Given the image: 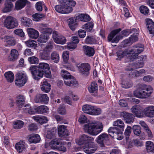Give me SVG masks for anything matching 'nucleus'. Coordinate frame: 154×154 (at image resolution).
Instances as JSON below:
<instances>
[{"instance_id":"nucleus-1","label":"nucleus","mask_w":154,"mask_h":154,"mask_svg":"<svg viewBox=\"0 0 154 154\" xmlns=\"http://www.w3.org/2000/svg\"><path fill=\"white\" fill-rule=\"evenodd\" d=\"M143 46L141 44L137 45L131 48H129L124 51H119L117 53L118 57L121 59L127 55L130 57L129 58L130 60L132 61L135 59L138 54L141 53L143 51Z\"/></svg>"},{"instance_id":"nucleus-2","label":"nucleus","mask_w":154,"mask_h":154,"mask_svg":"<svg viewBox=\"0 0 154 154\" xmlns=\"http://www.w3.org/2000/svg\"><path fill=\"white\" fill-rule=\"evenodd\" d=\"M60 3L62 5H56L55 7V10L58 12L67 14L71 12L73 8L76 4V2L73 0H60Z\"/></svg>"},{"instance_id":"nucleus-3","label":"nucleus","mask_w":154,"mask_h":154,"mask_svg":"<svg viewBox=\"0 0 154 154\" xmlns=\"http://www.w3.org/2000/svg\"><path fill=\"white\" fill-rule=\"evenodd\" d=\"M103 128V126L101 122L94 121L84 125L83 128L85 132L96 136L102 131Z\"/></svg>"},{"instance_id":"nucleus-4","label":"nucleus","mask_w":154,"mask_h":154,"mask_svg":"<svg viewBox=\"0 0 154 154\" xmlns=\"http://www.w3.org/2000/svg\"><path fill=\"white\" fill-rule=\"evenodd\" d=\"M38 69L44 70L45 71L50 69L48 64L45 63H41L38 66H34L30 68L33 78L35 80H38L41 78L42 77L44 74L43 71H41Z\"/></svg>"},{"instance_id":"nucleus-5","label":"nucleus","mask_w":154,"mask_h":154,"mask_svg":"<svg viewBox=\"0 0 154 154\" xmlns=\"http://www.w3.org/2000/svg\"><path fill=\"white\" fill-rule=\"evenodd\" d=\"M152 90L151 86L143 85L140 88L139 90H136L134 91V95L138 98L146 99L151 95Z\"/></svg>"},{"instance_id":"nucleus-6","label":"nucleus","mask_w":154,"mask_h":154,"mask_svg":"<svg viewBox=\"0 0 154 154\" xmlns=\"http://www.w3.org/2000/svg\"><path fill=\"white\" fill-rule=\"evenodd\" d=\"M27 78L26 73L23 72H20L16 75L15 84L17 86H23L26 83Z\"/></svg>"},{"instance_id":"nucleus-7","label":"nucleus","mask_w":154,"mask_h":154,"mask_svg":"<svg viewBox=\"0 0 154 154\" xmlns=\"http://www.w3.org/2000/svg\"><path fill=\"white\" fill-rule=\"evenodd\" d=\"M4 25L8 29H11L17 27L18 23L16 18L9 16L7 17L5 20Z\"/></svg>"},{"instance_id":"nucleus-8","label":"nucleus","mask_w":154,"mask_h":154,"mask_svg":"<svg viewBox=\"0 0 154 154\" xmlns=\"http://www.w3.org/2000/svg\"><path fill=\"white\" fill-rule=\"evenodd\" d=\"M77 67L79 72L81 74L87 75L89 74L91 67L88 63H84L78 64Z\"/></svg>"},{"instance_id":"nucleus-9","label":"nucleus","mask_w":154,"mask_h":154,"mask_svg":"<svg viewBox=\"0 0 154 154\" xmlns=\"http://www.w3.org/2000/svg\"><path fill=\"white\" fill-rule=\"evenodd\" d=\"M146 59V56H142L139 57L138 58V61H139L137 63H131L128 66H127L126 70L128 71H131L133 69L141 68L144 66V61Z\"/></svg>"},{"instance_id":"nucleus-10","label":"nucleus","mask_w":154,"mask_h":154,"mask_svg":"<svg viewBox=\"0 0 154 154\" xmlns=\"http://www.w3.org/2000/svg\"><path fill=\"white\" fill-rule=\"evenodd\" d=\"M94 140L92 137H90L85 134L81 135L79 138L75 140L76 143L79 145L88 144Z\"/></svg>"},{"instance_id":"nucleus-11","label":"nucleus","mask_w":154,"mask_h":154,"mask_svg":"<svg viewBox=\"0 0 154 154\" xmlns=\"http://www.w3.org/2000/svg\"><path fill=\"white\" fill-rule=\"evenodd\" d=\"M121 30L120 28H119L113 30L109 35L108 37V40L109 42L112 43H117L119 40L122 38L121 36L117 35L114 38V36Z\"/></svg>"},{"instance_id":"nucleus-12","label":"nucleus","mask_w":154,"mask_h":154,"mask_svg":"<svg viewBox=\"0 0 154 154\" xmlns=\"http://www.w3.org/2000/svg\"><path fill=\"white\" fill-rule=\"evenodd\" d=\"M123 131L122 130H117L115 128H109L108 130L110 136L115 137L118 140H121L123 138Z\"/></svg>"},{"instance_id":"nucleus-13","label":"nucleus","mask_w":154,"mask_h":154,"mask_svg":"<svg viewBox=\"0 0 154 154\" xmlns=\"http://www.w3.org/2000/svg\"><path fill=\"white\" fill-rule=\"evenodd\" d=\"M97 147L96 145L92 142L84 146L83 147L84 152L87 154H91L94 153L97 150Z\"/></svg>"},{"instance_id":"nucleus-14","label":"nucleus","mask_w":154,"mask_h":154,"mask_svg":"<svg viewBox=\"0 0 154 154\" xmlns=\"http://www.w3.org/2000/svg\"><path fill=\"white\" fill-rule=\"evenodd\" d=\"M131 111L137 117H141L143 116V109L139 105H135L133 106L131 109Z\"/></svg>"},{"instance_id":"nucleus-15","label":"nucleus","mask_w":154,"mask_h":154,"mask_svg":"<svg viewBox=\"0 0 154 154\" xmlns=\"http://www.w3.org/2000/svg\"><path fill=\"white\" fill-rule=\"evenodd\" d=\"M109 140V136L107 134L103 133L99 136L96 138L97 142L101 147H103L104 146V143Z\"/></svg>"},{"instance_id":"nucleus-16","label":"nucleus","mask_w":154,"mask_h":154,"mask_svg":"<svg viewBox=\"0 0 154 154\" xmlns=\"http://www.w3.org/2000/svg\"><path fill=\"white\" fill-rule=\"evenodd\" d=\"M6 46L10 47L16 44V41L14 38L11 36L5 35L1 38Z\"/></svg>"},{"instance_id":"nucleus-17","label":"nucleus","mask_w":154,"mask_h":154,"mask_svg":"<svg viewBox=\"0 0 154 154\" xmlns=\"http://www.w3.org/2000/svg\"><path fill=\"white\" fill-rule=\"evenodd\" d=\"M52 37L54 42L56 43L64 44L66 42L65 37L62 35H58L57 32L56 31H53Z\"/></svg>"},{"instance_id":"nucleus-18","label":"nucleus","mask_w":154,"mask_h":154,"mask_svg":"<svg viewBox=\"0 0 154 154\" xmlns=\"http://www.w3.org/2000/svg\"><path fill=\"white\" fill-rule=\"evenodd\" d=\"M144 114L147 117H152L154 116V106H147L143 109Z\"/></svg>"},{"instance_id":"nucleus-19","label":"nucleus","mask_w":154,"mask_h":154,"mask_svg":"<svg viewBox=\"0 0 154 154\" xmlns=\"http://www.w3.org/2000/svg\"><path fill=\"white\" fill-rule=\"evenodd\" d=\"M120 116L121 117H123L126 120V122L127 123H130L133 122L134 121V118L133 115L125 112H121Z\"/></svg>"},{"instance_id":"nucleus-20","label":"nucleus","mask_w":154,"mask_h":154,"mask_svg":"<svg viewBox=\"0 0 154 154\" xmlns=\"http://www.w3.org/2000/svg\"><path fill=\"white\" fill-rule=\"evenodd\" d=\"M71 39L72 42L68 44L67 45V49L71 50L75 49L76 47V44L79 42L78 38L77 36H72Z\"/></svg>"},{"instance_id":"nucleus-21","label":"nucleus","mask_w":154,"mask_h":154,"mask_svg":"<svg viewBox=\"0 0 154 154\" xmlns=\"http://www.w3.org/2000/svg\"><path fill=\"white\" fill-rule=\"evenodd\" d=\"M58 132L60 137L66 136L69 135L66 127L64 125H60L58 127Z\"/></svg>"},{"instance_id":"nucleus-22","label":"nucleus","mask_w":154,"mask_h":154,"mask_svg":"<svg viewBox=\"0 0 154 154\" xmlns=\"http://www.w3.org/2000/svg\"><path fill=\"white\" fill-rule=\"evenodd\" d=\"M41 138L40 136L37 134H32L29 135L28 137V141L31 143H36L39 142Z\"/></svg>"},{"instance_id":"nucleus-23","label":"nucleus","mask_w":154,"mask_h":154,"mask_svg":"<svg viewBox=\"0 0 154 154\" xmlns=\"http://www.w3.org/2000/svg\"><path fill=\"white\" fill-rule=\"evenodd\" d=\"M30 3L28 0H19L15 3V8L17 10H19L23 8L26 4Z\"/></svg>"},{"instance_id":"nucleus-24","label":"nucleus","mask_w":154,"mask_h":154,"mask_svg":"<svg viewBox=\"0 0 154 154\" xmlns=\"http://www.w3.org/2000/svg\"><path fill=\"white\" fill-rule=\"evenodd\" d=\"M15 147L18 152H21L24 151L26 150V145L25 142L24 141L20 140L16 144Z\"/></svg>"},{"instance_id":"nucleus-25","label":"nucleus","mask_w":154,"mask_h":154,"mask_svg":"<svg viewBox=\"0 0 154 154\" xmlns=\"http://www.w3.org/2000/svg\"><path fill=\"white\" fill-rule=\"evenodd\" d=\"M113 125L114 126L116 127H110V128H115L117 130H122V131H124L125 125L124 122L121 120L118 119L114 121Z\"/></svg>"},{"instance_id":"nucleus-26","label":"nucleus","mask_w":154,"mask_h":154,"mask_svg":"<svg viewBox=\"0 0 154 154\" xmlns=\"http://www.w3.org/2000/svg\"><path fill=\"white\" fill-rule=\"evenodd\" d=\"M27 32L29 36L31 38L36 39L39 36L38 31L32 28H29L27 29Z\"/></svg>"},{"instance_id":"nucleus-27","label":"nucleus","mask_w":154,"mask_h":154,"mask_svg":"<svg viewBox=\"0 0 154 154\" xmlns=\"http://www.w3.org/2000/svg\"><path fill=\"white\" fill-rule=\"evenodd\" d=\"M18 51L15 49H12L11 51L10 55L8 57V60L11 61H14L18 59Z\"/></svg>"},{"instance_id":"nucleus-28","label":"nucleus","mask_w":154,"mask_h":154,"mask_svg":"<svg viewBox=\"0 0 154 154\" xmlns=\"http://www.w3.org/2000/svg\"><path fill=\"white\" fill-rule=\"evenodd\" d=\"M91 18L89 16L86 14H81L77 16L75 18L76 21H80L86 22L89 21Z\"/></svg>"},{"instance_id":"nucleus-29","label":"nucleus","mask_w":154,"mask_h":154,"mask_svg":"<svg viewBox=\"0 0 154 154\" xmlns=\"http://www.w3.org/2000/svg\"><path fill=\"white\" fill-rule=\"evenodd\" d=\"M88 88L90 93H92L95 96L97 95L98 87L97 84L96 82H92L88 87Z\"/></svg>"},{"instance_id":"nucleus-30","label":"nucleus","mask_w":154,"mask_h":154,"mask_svg":"<svg viewBox=\"0 0 154 154\" xmlns=\"http://www.w3.org/2000/svg\"><path fill=\"white\" fill-rule=\"evenodd\" d=\"M61 141L58 138L52 140L49 143L50 147L52 149L57 150L60 143Z\"/></svg>"},{"instance_id":"nucleus-31","label":"nucleus","mask_w":154,"mask_h":154,"mask_svg":"<svg viewBox=\"0 0 154 154\" xmlns=\"http://www.w3.org/2000/svg\"><path fill=\"white\" fill-rule=\"evenodd\" d=\"M32 118L35 121L41 124L46 123L48 121V118L44 116H33Z\"/></svg>"},{"instance_id":"nucleus-32","label":"nucleus","mask_w":154,"mask_h":154,"mask_svg":"<svg viewBox=\"0 0 154 154\" xmlns=\"http://www.w3.org/2000/svg\"><path fill=\"white\" fill-rule=\"evenodd\" d=\"M39 30L42 34L49 35L51 33L52 30L50 28H48L45 24H42L39 27Z\"/></svg>"},{"instance_id":"nucleus-33","label":"nucleus","mask_w":154,"mask_h":154,"mask_svg":"<svg viewBox=\"0 0 154 154\" xmlns=\"http://www.w3.org/2000/svg\"><path fill=\"white\" fill-rule=\"evenodd\" d=\"M39 30L42 34L49 35L51 33L52 30L50 28H48L45 24H42L39 27Z\"/></svg>"},{"instance_id":"nucleus-34","label":"nucleus","mask_w":154,"mask_h":154,"mask_svg":"<svg viewBox=\"0 0 154 154\" xmlns=\"http://www.w3.org/2000/svg\"><path fill=\"white\" fill-rule=\"evenodd\" d=\"M83 48L85 53L87 56L91 57L94 55V51L93 48L87 46H84Z\"/></svg>"},{"instance_id":"nucleus-35","label":"nucleus","mask_w":154,"mask_h":154,"mask_svg":"<svg viewBox=\"0 0 154 154\" xmlns=\"http://www.w3.org/2000/svg\"><path fill=\"white\" fill-rule=\"evenodd\" d=\"M34 109L36 112L40 114H45L49 111L48 108L46 106L44 105L35 107Z\"/></svg>"},{"instance_id":"nucleus-36","label":"nucleus","mask_w":154,"mask_h":154,"mask_svg":"<svg viewBox=\"0 0 154 154\" xmlns=\"http://www.w3.org/2000/svg\"><path fill=\"white\" fill-rule=\"evenodd\" d=\"M64 82L65 84L67 86H77L78 85L77 82L73 76L71 78L65 80Z\"/></svg>"},{"instance_id":"nucleus-37","label":"nucleus","mask_w":154,"mask_h":154,"mask_svg":"<svg viewBox=\"0 0 154 154\" xmlns=\"http://www.w3.org/2000/svg\"><path fill=\"white\" fill-rule=\"evenodd\" d=\"M13 7V4L11 2L6 1L5 3V7L2 11L4 12H9L11 10Z\"/></svg>"},{"instance_id":"nucleus-38","label":"nucleus","mask_w":154,"mask_h":154,"mask_svg":"<svg viewBox=\"0 0 154 154\" xmlns=\"http://www.w3.org/2000/svg\"><path fill=\"white\" fill-rule=\"evenodd\" d=\"M41 90L46 93H48L50 90L51 89V85H50L46 81H43L42 83V86L41 88Z\"/></svg>"},{"instance_id":"nucleus-39","label":"nucleus","mask_w":154,"mask_h":154,"mask_svg":"<svg viewBox=\"0 0 154 154\" xmlns=\"http://www.w3.org/2000/svg\"><path fill=\"white\" fill-rule=\"evenodd\" d=\"M132 73L130 74L132 78L138 77L141 76L142 75L145 74L146 71L144 69H141L139 71L135 70L132 72Z\"/></svg>"},{"instance_id":"nucleus-40","label":"nucleus","mask_w":154,"mask_h":154,"mask_svg":"<svg viewBox=\"0 0 154 154\" xmlns=\"http://www.w3.org/2000/svg\"><path fill=\"white\" fill-rule=\"evenodd\" d=\"M4 75L8 82L11 83L13 81L14 76V74L12 72L9 71L5 72Z\"/></svg>"},{"instance_id":"nucleus-41","label":"nucleus","mask_w":154,"mask_h":154,"mask_svg":"<svg viewBox=\"0 0 154 154\" xmlns=\"http://www.w3.org/2000/svg\"><path fill=\"white\" fill-rule=\"evenodd\" d=\"M21 22L24 26H26L30 27L32 25V21L26 17H22L21 18Z\"/></svg>"},{"instance_id":"nucleus-42","label":"nucleus","mask_w":154,"mask_h":154,"mask_svg":"<svg viewBox=\"0 0 154 154\" xmlns=\"http://www.w3.org/2000/svg\"><path fill=\"white\" fill-rule=\"evenodd\" d=\"M93 106L88 105H85L82 106V109L84 112L92 115Z\"/></svg>"},{"instance_id":"nucleus-43","label":"nucleus","mask_w":154,"mask_h":154,"mask_svg":"<svg viewBox=\"0 0 154 154\" xmlns=\"http://www.w3.org/2000/svg\"><path fill=\"white\" fill-rule=\"evenodd\" d=\"M24 124V123L22 121L17 120L13 122V126L15 129H20L23 127Z\"/></svg>"},{"instance_id":"nucleus-44","label":"nucleus","mask_w":154,"mask_h":154,"mask_svg":"<svg viewBox=\"0 0 154 154\" xmlns=\"http://www.w3.org/2000/svg\"><path fill=\"white\" fill-rule=\"evenodd\" d=\"M146 149L148 152H154V144L150 141L146 142Z\"/></svg>"},{"instance_id":"nucleus-45","label":"nucleus","mask_w":154,"mask_h":154,"mask_svg":"<svg viewBox=\"0 0 154 154\" xmlns=\"http://www.w3.org/2000/svg\"><path fill=\"white\" fill-rule=\"evenodd\" d=\"M75 19L71 18L68 20V25L70 28L72 30H74L77 26V23Z\"/></svg>"},{"instance_id":"nucleus-46","label":"nucleus","mask_w":154,"mask_h":154,"mask_svg":"<svg viewBox=\"0 0 154 154\" xmlns=\"http://www.w3.org/2000/svg\"><path fill=\"white\" fill-rule=\"evenodd\" d=\"M25 97L24 96L19 95L17 97L16 102L19 106H21L24 104Z\"/></svg>"},{"instance_id":"nucleus-47","label":"nucleus","mask_w":154,"mask_h":154,"mask_svg":"<svg viewBox=\"0 0 154 154\" xmlns=\"http://www.w3.org/2000/svg\"><path fill=\"white\" fill-rule=\"evenodd\" d=\"M94 24L92 22L87 23L82 26L83 29H85L87 31L90 32L92 29Z\"/></svg>"},{"instance_id":"nucleus-48","label":"nucleus","mask_w":154,"mask_h":154,"mask_svg":"<svg viewBox=\"0 0 154 154\" xmlns=\"http://www.w3.org/2000/svg\"><path fill=\"white\" fill-rule=\"evenodd\" d=\"M48 38L49 37L48 35L42 34L38 39V41L39 43L41 44L46 42Z\"/></svg>"},{"instance_id":"nucleus-49","label":"nucleus","mask_w":154,"mask_h":154,"mask_svg":"<svg viewBox=\"0 0 154 154\" xmlns=\"http://www.w3.org/2000/svg\"><path fill=\"white\" fill-rule=\"evenodd\" d=\"M51 58L54 63H58L60 60L59 54L55 51H54L51 54Z\"/></svg>"},{"instance_id":"nucleus-50","label":"nucleus","mask_w":154,"mask_h":154,"mask_svg":"<svg viewBox=\"0 0 154 154\" xmlns=\"http://www.w3.org/2000/svg\"><path fill=\"white\" fill-rule=\"evenodd\" d=\"M25 112H28L30 114H33L35 113V112L29 104L25 105L23 108Z\"/></svg>"},{"instance_id":"nucleus-51","label":"nucleus","mask_w":154,"mask_h":154,"mask_svg":"<svg viewBox=\"0 0 154 154\" xmlns=\"http://www.w3.org/2000/svg\"><path fill=\"white\" fill-rule=\"evenodd\" d=\"M138 38L137 35H131L129 39L125 41V43L126 44H131L133 42L137 41L138 40Z\"/></svg>"},{"instance_id":"nucleus-52","label":"nucleus","mask_w":154,"mask_h":154,"mask_svg":"<svg viewBox=\"0 0 154 154\" xmlns=\"http://www.w3.org/2000/svg\"><path fill=\"white\" fill-rule=\"evenodd\" d=\"M35 5L37 10L39 11H42L43 8H44L45 10L47 9V8L43 2H38L36 3Z\"/></svg>"},{"instance_id":"nucleus-53","label":"nucleus","mask_w":154,"mask_h":154,"mask_svg":"<svg viewBox=\"0 0 154 154\" xmlns=\"http://www.w3.org/2000/svg\"><path fill=\"white\" fill-rule=\"evenodd\" d=\"M140 12L142 14L147 15L149 14V9L146 6L142 5L140 7Z\"/></svg>"},{"instance_id":"nucleus-54","label":"nucleus","mask_w":154,"mask_h":154,"mask_svg":"<svg viewBox=\"0 0 154 154\" xmlns=\"http://www.w3.org/2000/svg\"><path fill=\"white\" fill-rule=\"evenodd\" d=\"M85 43L87 44H94L96 43V40L93 36H87L85 39Z\"/></svg>"},{"instance_id":"nucleus-55","label":"nucleus","mask_w":154,"mask_h":154,"mask_svg":"<svg viewBox=\"0 0 154 154\" xmlns=\"http://www.w3.org/2000/svg\"><path fill=\"white\" fill-rule=\"evenodd\" d=\"M45 17V15L42 14H35L32 15V20L35 21H38Z\"/></svg>"},{"instance_id":"nucleus-56","label":"nucleus","mask_w":154,"mask_h":154,"mask_svg":"<svg viewBox=\"0 0 154 154\" xmlns=\"http://www.w3.org/2000/svg\"><path fill=\"white\" fill-rule=\"evenodd\" d=\"M61 75L65 80L72 77V76L71 75L69 72L65 70H62L61 71Z\"/></svg>"},{"instance_id":"nucleus-57","label":"nucleus","mask_w":154,"mask_h":154,"mask_svg":"<svg viewBox=\"0 0 154 154\" xmlns=\"http://www.w3.org/2000/svg\"><path fill=\"white\" fill-rule=\"evenodd\" d=\"M141 128L140 126L134 125L133 127L132 130L134 134L137 135H139L140 134L141 131Z\"/></svg>"},{"instance_id":"nucleus-58","label":"nucleus","mask_w":154,"mask_h":154,"mask_svg":"<svg viewBox=\"0 0 154 154\" xmlns=\"http://www.w3.org/2000/svg\"><path fill=\"white\" fill-rule=\"evenodd\" d=\"M57 111L59 114L61 115H66L67 113L65 107L63 105L60 106L58 109Z\"/></svg>"},{"instance_id":"nucleus-59","label":"nucleus","mask_w":154,"mask_h":154,"mask_svg":"<svg viewBox=\"0 0 154 154\" xmlns=\"http://www.w3.org/2000/svg\"><path fill=\"white\" fill-rule=\"evenodd\" d=\"M56 132L55 129H53L47 132L46 138L48 139H51L54 136Z\"/></svg>"},{"instance_id":"nucleus-60","label":"nucleus","mask_w":154,"mask_h":154,"mask_svg":"<svg viewBox=\"0 0 154 154\" xmlns=\"http://www.w3.org/2000/svg\"><path fill=\"white\" fill-rule=\"evenodd\" d=\"M132 83L131 81L122 82V88H128L131 87Z\"/></svg>"},{"instance_id":"nucleus-61","label":"nucleus","mask_w":154,"mask_h":154,"mask_svg":"<svg viewBox=\"0 0 154 154\" xmlns=\"http://www.w3.org/2000/svg\"><path fill=\"white\" fill-rule=\"evenodd\" d=\"M93 109L92 115H98L101 113V110L100 109L93 106Z\"/></svg>"},{"instance_id":"nucleus-62","label":"nucleus","mask_w":154,"mask_h":154,"mask_svg":"<svg viewBox=\"0 0 154 154\" xmlns=\"http://www.w3.org/2000/svg\"><path fill=\"white\" fill-rule=\"evenodd\" d=\"M36 42L33 40L29 39L27 41H25V43L26 45L29 47H32L35 46Z\"/></svg>"},{"instance_id":"nucleus-63","label":"nucleus","mask_w":154,"mask_h":154,"mask_svg":"<svg viewBox=\"0 0 154 154\" xmlns=\"http://www.w3.org/2000/svg\"><path fill=\"white\" fill-rule=\"evenodd\" d=\"M69 52L68 51H63V58L64 62L67 63L69 59Z\"/></svg>"},{"instance_id":"nucleus-64","label":"nucleus","mask_w":154,"mask_h":154,"mask_svg":"<svg viewBox=\"0 0 154 154\" xmlns=\"http://www.w3.org/2000/svg\"><path fill=\"white\" fill-rule=\"evenodd\" d=\"M28 61L31 64H35L38 63V58L35 56H32L29 57Z\"/></svg>"}]
</instances>
